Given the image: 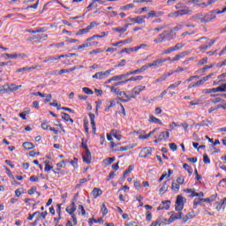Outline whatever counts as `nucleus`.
<instances>
[{
    "instance_id": "f257e3e1",
    "label": "nucleus",
    "mask_w": 226,
    "mask_h": 226,
    "mask_svg": "<svg viewBox=\"0 0 226 226\" xmlns=\"http://www.w3.org/2000/svg\"><path fill=\"white\" fill-rule=\"evenodd\" d=\"M176 38V34L172 30H165L162 33L159 34L157 38L154 40V43H163V41H171Z\"/></svg>"
},
{
    "instance_id": "f03ea898",
    "label": "nucleus",
    "mask_w": 226,
    "mask_h": 226,
    "mask_svg": "<svg viewBox=\"0 0 226 226\" xmlns=\"http://www.w3.org/2000/svg\"><path fill=\"white\" fill-rule=\"evenodd\" d=\"M196 19L201 22V24H207L213 22L216 19V11H209L206 14H199L196 16Z\"/></svg>"
},
{
    "instance_id": "7ed1b4c3",
    "label": "nucleus",
    "mask_w": 226,
    "mask_h": 226,
    "mask_svg": "<svg viewBox=\"0 0 226 226\" xmlns=\"http://www.w3.org/2000/svg\"><path fill=\"white\" fill-rule=\"evenodd\" d=\"M112 72H114V69H109L105 72H99L94 74L92 78L96 79L97 80H103V79H107L108 77H109Z\"/></svg>"
},
{
    "instance_id": "20e7f679",
    "label": "nucleus",
    "mask_w": 226,
    "mask_h": 226,
    "mask_svg": "<svg viewBox=\"0 0 226 226\" xmlns=\"http://www.w3.org/2000/svg\"><path fill=\"white\" fill-rule=\"evenodd\" d=\"M190 11H192L190 10V7H185L184 9H180L178 11H176L174 12H171L168 15V17L171 18V17H183V15H189Z\"/></svg>"
},
{
    "instance_id": "39448f33",
    "label": "nucleus",
    "mask_w": 226,
    "mask_h": 226,
    "mask_svg": "<svg viewBox=\"0 0 226 226\" xmlns=\"http://www.w3.org/2000/svg\"><path fill=\"white\" fill-rule=\"evenodd\" d=\"M163 63H165L163 57L157 58L154 60L152 63L146 64L147 70H149V68H162V66H163Z\"/></svg>"
},
{
    "instance_id": "423d86ee",
    "label": "nucleus",
    "mask_w": 226,
    "mask_h": 226,
    "mask_svg": "<svg viewBox=\"0 0 226 226\" xmlns=\"http://www.w3.org/2000/svg\"><path fill=\"white\" fill-rule=\"evenodd\" d=\"M183 47H185V43H183V42L177 43L175 46L170 47V48L167 49L166 50H164L162 52V55L171 54V52H176V50H181V49H183Z\"/></svg>"
},
{
    "instance_id": "0eeeda50",
    "label": "nucleus",
    "mask_w": 226,
    "mask_h": 226,
    "mask_svg": "<svg viewBox=\"0 0 226 226\" xmlns=\"http://www.w3.org/2000/svg\"><path fill=\"white\" fill-rule=\"evenodd\" d=\"M146 90V87L145 86H138L135 87L132 92H131V98H137V96H139V94H140V93H142V91Z\"/></svg>"
},
{
    "instance_id": "6e6552de",
    "label": "nucleus",
    "mask_w": 226,
    "mask_h": 226,
    "mask_svg": "<svg viewBox=\"0 0 226 226\" xmlns=\"http://www.w3.org/2000/svg\"><path fill=\"white\" fill-rule=\"evenodd\" d=\"M184 207H185V203L183 202V196L178 195L177 197L175 209L176 211H183Z\"/></svg>"
},
{
    "instance_id": "1a4fd4ad",
    "label": "nucleus",
    "mask_w": 226,
    "mask_h": 226,
    "mask_svg": "<svg viewBox=\"0 0 226 226\" xmlns=\"http://www.w3.org/2000/svg\"><path fill=\"white\" fill-rule=\"evenodd\" d=\"M152 154H153V148L150 147H144L140 151L139 156L140 158H147V156H151Z\"/></svg>"
},
{
    "instance_id": "9d476101",
    "label": "nucleus",
    "mask_w": 226,
    "mask_h": 226,
    "mask_svg": "<svg viewBox=\"0 0 226 226\" xmlns=\"http://www.w3.org/2000/svg\"><path fill=\"white\" fill-rule=\"evenodd\" d=\"M121 98L119 99L120 102H123V103H126L130 102L131 100H133V97H132V94L128 95L126 92L120 93Z\"/></svg>"
},
{
    "instance_id": "9b49d317",
    "label": "nucleus",
    "mask_w": 226,
    "mask_h": 226,
    "mask_svg": "<svg viewBox=\"0 0 226 226\" xmlns=\"http://www.w3.org/2000/svg\"><path fill=\"white\" fill-rule=\"evenodd\" d=\"M170 208V200L162 201L157 207V211L169 210Z\"/></svg>"
},
{
    "instance_id": "f8f14e48",
    "label": "nucleus",
    "mask_w": 226,
    "mask_h": 226,
    "mask_svg": "<svg viewBox=\"0 0 226 226\" xmlns=\"http://www.w3.org/2000/svg\"><path fill=\"white\" fill-rule=\"evenodd\" d=\"M147 70V65H142L139 69H137L135 71L128 72L127 74L130 75H138L139 73H144Z\"/></svg>"
},
{
    "instance_id": "ddd939ff",
    "label": "nucleus",
    "mask_w": 226,
    "mask_h": 226,
    "mask_svg": "<svg viewBox=\"0 0 226 226\" xmlns=\"http://www.w3.org/2000/svg\"><path fill=\"white\" fill-rule=\"evenodd\" d=\"M20 87H22V85L17 86L15 84H11L8 86L7 88L3 89V91H5L6 93H8V91H11V93H13V91H19Z\"/></svg>"
},
{
    "instance_id": "4468645a",
    "label": "nucleus",
    "mask_w": 226,
    "mask_h": 226,
    "mask_svg": "<svg viewBox=\"0 0 226 226\" xmlns=\"http://www.w3.org/2000/svg\"><path fill=\"white\" fill-rule=\"evenodd\" d=\"M129 74L128 72L124 73V74H120V75H116L112 77V80H114V82H121L123 80H124V79L128 78Z\"/></svg>"
},
{
    "instance_id": "2eb2a0df",
    "label": "nucleus",
    "mask_w": 226,
    "mask_h": 226,
    "mask_svg": "<svg viewBox=\"0 0 226 226\" xmlns=\"http://www.w3.org/2000/svg\"><path fill=\"white\" fill-rule=\"evenodd\" d=\"M66 213L69 215H75V211H77V207L75 206V202L72 201L71 206L65 208Z\"/></svg>"
},
{
    "instance_id": "dca6fc26",
    "label": "nucleus",
    "mask_w": 226,
    "mask_h": 226,
    "mask_svg": "<svg viewBox=\"0 0 226 226\" xmlns=\"http://www.w3.org/2000/svg\"><path fill=\"white\" fill-rule=\"evenodd\" d=\"M215 43H216V39H211L209 41V45H201L199 47V50H207V49H211Z\"/></svg>"
},
{
    "instance_id": "f3484780",
    "label": "nucleus",
    "mask_w": 226,
    "mask_h": 226,
    "mask_svg": "<svg viewBox=\"0 0 226 226\" xmlns=\"http://www.w3.org/2000/svg\"><path fill=\"white\" fill-rule=\"evenodd\" d=\"M88 116L90 117V123L92 126V132L93 133H96V123L94 122V114L93 113H88Z\"/></svg>"
},
{
    "instance_id": "a211bd4d",
    "label": "nucleus",
    "mask_w": 226,
    "mask_h": 226,
    "mask_svg": "<svg viewBox=\"0 0 226 226\" xmlns=\"http://www.w3.org/2000/svg\"><path fill=\"white\" fill-rule=\"evenodd\" d=\"M102 34H94L92 37L87 39V41H93V40H96V38H105V36H109V32H102Z\"/></svg>"
},
{
    "instance_id": "6ab92c4d",
    "label": "nucleus",
    "mask_w": 226,
    "mask_h": 226,
    "mask_svg": "<svg viewBox=\"0 0 226 226\" xmlns=\"http://www.w3.org/2000/svg\"><path fill=\"white\" fill-rule=\"evenodd\" d=\"M82 158L85 163H87V164L91 163V160H92L91 151L89 150L86 151L85 154L82 155Z\"/></svg>"
},
{
    "instance_id": "aec40b11",
    "label": "nucleus",
    "mask_w": 226,
    "mask_h": 226,
    "mask_svg": "<svg viewBox=\"0 0 226 226\" xmlns=\"http://www.w3.org/2000/svg\"><path fill=\"white\" fill-rule=\"evenodd\" d=\"M103 195V191H102V189L100 188H94L92 191V196L94 197V199H98V197Z\"/></svg>"
},
{
    "instance_id": "412c9836",
    "label": "nucleus",
    "mask_w": 226,
    "mask_h": 226,
    "mask_svg": "<svg viewBox=\"0 0 226 226\" xmlns=\"http://www.w3.org/2000/svg\"><path fill=\"white\" fill-rule=\"evenodd\" d=\"M159 140H169V138L170 137V132H162L158 136Z\"/></svg>"
},
{
    "instance_id": "4be33fe9",
    "label": "nucleus",
    "mask_w": 226,
    "mask_h": 226,
    "mask_svg": "<svg viewBox=\"0 0 226 226\" xmlns=\"http://www.w3.org/2000/svg\"><path fill=\"white\" fill-rule=\"evenodd\" d=\"M169 190V183L167 181H164L159 190L160 195H163V193H167Z\"/></svg>"
},
{
    "instance_id": "5701e85b",
    "label": "nucleus",
    "mask_w": 226,
    "mask_h": 226,
    "mask_svg": "<svg viewBox=\"0 0 226 226\" xmlns=\"http://www.w3.org/2000/svg\"><path fill=\"white\" fill-rule=\"evenodd\" d=\"M148 121L150 123H154L155 124H160V126H163V122L160 120V118H157L156 117L150 115Z\"/></svg>"
},
{
    "instance_id": "b1692460",
    "label": "nucleus",
    "mask_w": 226,
    "mask_h": 226,
    "mask_svg": "<svg viewBox=\"0 0 226 226\" xmlns=\"http://www.w3.org/2000/svg\"><path fill=\"white\" fill-rule=\"evenodd\" d=\"M134 147H137V144H129L124 147H120L118 151L123 153L124 151H130V149H133Z\"/></svg>"
},
{
    "instance_id": "393cba45",
    "label": "nucleus",
    "mask_w": 226,
    "mask_h": 226,
    "mask_svg": "<svg viewBox=\"0 0 226 226\" xmlns=\"http://www.w3.org/2000/svg\"><path fill=\"white\" fill-rule=\"evenodd\" d=\"M183 218V212L179 211V213L170 215V222H174L176 220H181Z\"/></svg>"
},
{
    "instance_id": "a878e982",
    "label": "nucleus",
    "mask_w": 226,
    "mask_h": 226,
    "mask_svg": "<svg viewBox=\"0 0 226 226\" xmlns=\"http://www.w3.org/2000/svg\"><path fill=\"white\" fill-rule=\"evenodd\" d=\"M33 70H36V66H30V67H23V68H19L16 70L17 73H22V72H33Z\"/></svg>"
},
{
    "instance_id": "bb28decb",
    "label": "nucleus",
    "mask_w": 226,
    "mask_h": 226,
    "mask_svg": "<svg viewBox=\"0 0 226 226\" xmlns=\"http://www.w3.org/2000/svg\"><path fill=\"white\" fill-rule=\"evenodd\" d=\"M181 188V185L179 184H177L176 182V180H173L171 183V190L175 192V193H178L179 190Z\"/></svg>"
},
{
    "instance_id": "cd10ccee",
    "label": "nucleus",
    "mask_w": 226,
    "mask_h": 226,
    "mask_svg": "<svg viewBox=\"0 0 226 226\" xmlns=\"http://www.w3.org/2000/svg\"><path fill=\"white\" fill-rule=\"evenodd\" d=\"M212 93H226V85L223 86H220L218 87L215 88H211Z\"/></svg>"
},
{
    "instance_id": "c85d7f7f",
    "label": "nucleus",
    "mask_w": 226,
    "mask_h": 226,
    "mask_svg": "<svg viewBox=\"0 0 226 226\" xmlns=\"http://www.w3.org/2000/svg\"><path fill=\"white\" fill-rule=\"evenodd\" d=\"M203 201V198H196L193 200V209H197V206H204V204H202Z\"/></svg>"
},
{
    "instance_id": "c756f323",
    "label": "nucleus",
    "mask_w": 226,
    "mask_h": 226,
    "mask_svg": "<svg viewBox=\"0 0 226 226\" xmlns=\"http://www.w3.org/2000/svg\"><path fill=\"white\" fill-rule=\"evenodd\" d=\"M195 212H189L184 218V223H186L187 220H192V218H195Z\"/></svg>"
},
{
    "instance_id": "7c9ffc66",
    "label": "nucleus",
    "mask_w": 226,
    "mask_h": 226,
    "mask_svg": "<svg viewBox=\"0 0 226 226\" xmlns=\"http://www.w3.org/2000/svg\"><path fill=\"white\" fill-rule=\"evenodd\" d=\"M133 8H135V4H126V5L121 6V7H120V10H121L122 11H128V10H132V9H133Z\"/></svg>"
},
{
    "instance_id": "2f4dec72",
    "label": "nucleus",
    "mask_w": 226,
    "mask_h": 226,
    "mask_svg": "<svg viewBox=\"0 0 226 226\" xmlns=\"http://www.w3.org/2000/svg\"><path fill=\"white\" fill-rule=\"evenodd\" d=\"M142 79H144V76L131 77L125 79V84H127V82H137V80H142Z\"/></svg>"
},
{
    "instance_id": "473e14b6",
    "label": "nucleus",
    "mask_w": 226,
    "mask_h": 226,
    "mask_svg": "<svg viewBox=\"0 0 226 226\" xmlns=\"http://www.w3.org/2000/svg\"><path fill=\"white\" fill-rule=\"evenodd\" d=\"M77 69V66H73L72 68L69 69H61L58 72L59 75H63V73H70L71 72H75V70Z\"/></svg>"
},
{
    "instance_id": "72a5a7b5",
    "label": "nucleus",
    "mask_w": 226,
    "mask_h": 226,
    "mask_svg": "<svg viewBox=\"0 0 226 226\" xmlns=\"http://www.w3.org/2000/svg\"><path fill=\"white\" fill-rule=\"evenodd\" d=\"M185 56H186V52L177 54L176 56L171 58V63H174V61H179V59H183Z\"/></svg>"
},
{
    "instance_id": "f704fd0d",
    "label": "nucleus",
    "mask_w": 226,
    "mask_h": 226,
    "mask_svg": "<svg viewBox=\"0 0 226 226\" xmlns=\"http://www.w3.org/2000/svg\"><path fill=\"white\" fill-rule=\"evenodd\" d=\"M44 172H50V170H52V169H54V167L50 166V161L46 160L44 161Z\"/></svg>"
},
{
    "instance_id": "c9c22d12",
    "label": "nucleus",
    "mask_w": 226,
    "mask_h": 226,
    "mask_svg": "<svg viewBox=\"0 0 226 226\" xmlns=\"http://www.w3.org/2000/svg\"><path fill=\"white\" fill-rule=\"evenodd\" d=\"M62 119H64V121H66V123H68V121H70V123H73V118H72L68 113L63 112L62 113Z\"/></svg>"
},
{
    "instance_id": "e433bc0d",
    "label": "nucleus",
    "mask_w": 226,
    "mask_h": 226,
    "mask_svg": "<svg viewBox=\"0 0 226 226\" xmlns=\"http://www.w3.org/2000/svg\"><path fill=\"white\" fill-rule=\"evenodd\" d=\"M93 222H94V223H103V218L89 219L88 225L93 226Z\"/></svg>"
},
{
    "instance_id": "4c0bfd02",
    "label": "nucleus",
    "mask_w": 226,
    "mask_h": 226,
    "mask_svg": "<svg viewBox=\"0 0 226 226\" xmlns=\"http://www.w3.org/2000/svg\"><path fill=\"white\" fill-rule=\"evenodd\" d=\"M23 147L24 149H26L27 151H29L31 149H34V144L31 142H25L23 143Z\"/></svg>"
},
{
    "instance_id": "58836bf2",
    "label": "nucleus",
    "mask_w": 226,
    "mask_h": 226,
    "mask_svg": "<svg viewBox=\"0 0 226 226\" xmlns=\"http://www.w3.org/2000/svg\"><path fill=\"white\" fill-rule=\"evenodd\" d=\"M116 162V157H109L103 160L104 165H110Z\"/></svg>"
},
{
    "instance_id": "ea45409f",
    "label": "nucleus",
    "mask_w": 226,
    "mask_h": 226,
    "mask_svg": "<svg viewBox=\"0 0 226 226\" xmlns=\"http://www.w3.org/2000/svg\"><path fill=\"white\" fill-rule=\"evenodd\" d=\"M109 103L106 105L105 112H109L112 107H116V101H109Z\"/></svg>"
},
{
    "instance_id": "a19ab883",
    "label": "nucleus",
    "mask_w": 226,
    "mask_h": 226,
    "mask_svg": "<svg viewBox=\"0 0 226 226\" xmlns=\"http://www.w3.org/2000/svg\"><path fill=\"white\" fill-rule=\"evenodd\" d=\"M183 169H185V170L188 172L189 176H192V174H193V169H192V167H190V165H188L187 163L183 164Z\"/></svg>"
},
{
    "instance_id": "79ce46f5",
    "label": "nucleus",
    "mask_w": 226,
    "mask_h": 226,
    "mask_svg": "<svg viewBox=\"0 0 226 226\" xmlns=\"http://www.w3.org/2000/svg\"><path fill=\"white\" fill-rule=\"evenodd\" d=\"M89 33V28L87 26L86 28H82L79 29L77 33H76V36H80L82 34H86Z\"/></svg>"
},
{
    "instance_id": "37998d69",
    "label": "nucleus",
    "mask_w": 226,
    "mask_h": 226,
    "mask_svg": "<svg viewBox=\"0 0 226 226\" xmlns=\"http://www.w3.org/2000/svg\"><path fill=\"white\" fill-rule=\"evenodd\" d=\"M11 57L12 59H19V58L24 59L25 57H27V55L24 53L23 54L14 53L11 55Z\"/></svg>"
},
{
    "instance_id": "c03bdc74",
    "label": "nucleus",
    "mask_w": 226,
    "mask_h": 226,
    "mask_svg": "<svg viewBox=\"0 0 226 226\" xmlns=\"http://www.w3.org/2000/svg\"><path fill=\"white\" fill-rule=\"evenodd\" d=\"M147 16H138L136 17V24H146Z\"/></svg>"
},
{
    "instance_id": "a18cd8bd",
    "label": "nucleus",
    "mask_w": 226,
    "mask_h": 226,
    "mask_svg": "<svg viewBox=\"0 0 226 226\" xmlns=\"http://www.w3.org/2000/svg\"><path fill=\"white\" fill-rule=\"evenodd\" d=\"M130 52H136L135 51V47H133V48H124L120 51V54H124V53L130 54Z\"/></svg>"
},
{
    "instance_id": "49530a36",
    "label": "nucleus",
    "mask_w": 226,
    "mask_h": 226,
    "mask_svg": "<svg viewBox=\"0 0 226 226\" xmlns=\"http://www.w3.org/2000/svg\"><path fill=\"white\" fill-rule=\"evenodd\" d=\"M172 174H174V170H168V173L166 171H164L162 173V177H164V179H169V177H170V176H172Z\"/></svg>"
},
{
    "instance_id": "de8ad7c7",
    "label": "nucleus",
    "mask_w": 226,
    "mask_h": 226,
    "mask_svg": "<svg viewBox=\"0 0 226 226\" xmlns=\"http://www.w3.org/2000/svg\"><path fill=\"white\" fill-rule=\"evenodd\" d=\"M109 89H110L111 93H115V94H118L119 96H121V93H123L121 91V89H119L116 87H110Z\"/></svg>"
},
{
    "instance_id": "09e8293b",
    "label": "nucleus",
    "mask_w": 226,
    "mask_h": 226,
    "mask_svg": "<svg viewBox=\"0 0 226 226\" xmlns=\"http://www.w3.org/2000/svg\"><path fill=\"white\" fill-rule=\"evenodd\" d=\"M182 84H183L182 81H177V82L170 85L167 89H176V87H179Z\"/></svg>"
},
{
    "instance_id": "8fccbe9b",
    "label": "nucleus",
    "mask_w": 226,
    "mask_h": 226,
    "mask_svg": "<svg viewBox=\"0 0 226 226\" xmlns=\"http://www.w3.org/2000/svg\"><path fill=\"white\" fill-rule=\"evenodd\" d=\"M133 169H135V167L133 165H130L128 167V169H126L124 171V179L126 177L127 174H130L132 172V170H133Z\"/></svg>"
},
{
    "instance_id": "3c124183",
    "label": "nucleus",
    "mask_w": 226,
    "mask_h": 226,
    "mask_svg": "<svg viewBox=\"0 0 226 226\" xmlns=\"http://www.w3.org/2000/svg\"><path fill=\"white\" fill-rule=\"evenodd\" d=\"M111 135L117 139V140H121V135L117 134V131L116 129L111 130Z\"/></svg>"
},
{
    "instance_id": "603ef678",
    "label": "nucleus",
    "mask_w": 226,
    "mask_h": 226,
    "mask_svg": "<svg viewBox=\"0 0 226 226\" xmlns=\"http://www.w3.org/2000/svg\"><path fill=\"white\" fill-rule=\"evenodd\" d=\"M101 211L102 213V216H107L109 209L107 208V206H105V203L102 205Z\"/></svg>"
},
{
    "instance_id": "864d4df0",
    "label": "nucleus",
    "mask_w": 226,
    "mask_h": 226,
    "mask_svg": "<svg viewBox=\"0 0 226 226\" xmlns=\"http://www.w3.org/2000/svg\"><path fill=\"white\" fill-rule=\"evenodd\" d=\"M89 47H91V44L89 41H87V40H86V43L78 46V50H80L82 49H87Z\"/></svg>"
},
{
    "instance_id": "5fc2aeb1",
    "label": "nucleus",
    "mask_w": 226,
    "mask_h": 226,
    "mask_svg": "<svg viewBox=\"0 0 226 226\" xmlns=\"http://www.w3.org/2000/svg\"><path fill=\"white\" fill-rule=\"evenodd\" d=\"M84 183H87V179L80 178L79 184L76 185L75 188L78 190L79 188H80V186H82V185H84Z\"/></svg>"
},
{
    "instance_id": "6e6d98bb",
    "label": "nucleus",
    "mask_w": 226,
    "mask_h": 226,
    "mask_svg": "<svg viewBox=\"0 0 226 226\" xmlns=\"http://www.w3.org/2000/svg\"><path fill=\"white\" fill-rule=\"evenodd\" d=\"M112 31L114 33H126V28L118 26V27H116V28H112Z\"/></svg>"
},
{
    "instance_id": "4d7b16f0",
    "label": "nucleus",
    "mask_w": 226,
    "mask_h": 226,
    "mask_svg": "<svg viewBox=\"0 0 226 226\" xmlns=\"http://www.w3.org/2000/svg\"><path fill=\"white\" fill-rule=\"evenodd\" d=\"M213 75H215V72H212L203 78H201V83L204 84V82H207V80H209V79H211V77H213Z\"/></svg>"
},
{
    "instance_id": "13d9d810",
    "label": "nucleus",
    "mask_w": 226,
    "mask_h": 226,
    "mask_svg": "<svg viewBox=\"0 0 226 226\" xmlns=\"http://www.w3.org/2000/svg\"><path fill=\"white\" fill-rule=\"evenodd\" d=\"M165 80H167V79L163 76V74L160 77V78H158V79H156L154 81V84H160V83H162V82H165Z\"/></svg>"
},
{
    "instance_id": "bf43d9fd",
    "label": "nucleus",
    "mask_w": 226,
    "mask_h": 226,
    "mask_svg": "<svg viewBox=\"0 0 226 226\" xmlns=\"http://www.w3.org/2000/svg\"><path fill=\"white\" fill-rule=\"evenodd\" d=\"M203 162L206 165H209V163H211V159H209V156H207V154H203Z\"/></svg>"
},
{
    "instance_id": "052dcab7",
    "label": "nucleus",
    "mask_w": 226,
    "mask_h": 226,
    "mask_svg": "<svg viewBox=\"0 0 226 226\" xmlns=\"http://www.w3.org/2000/svg\"><path fill=\"white\" fill-rule=\"evenodd\" d=\"M150 226H162V218H157L150 224Z\"/></svg>"
},
{
    "instance_id": "680f3d73",
    "label": "nucleus",
    "mask_w": 226,
    "mask_h": 226,
    "mask_svg": "<svg viewBox=\"0 0 226 226\" xmlns=\"http://www.w3.org/2000/svg\"><path fill=\"white\" fill-rule=\"evenodd\" d=\"M82 91L83 93H85V94H88V95L94 94V92H93L89 87H83Z\"/></svg>"
},
{
    "instance_id": "e2e57ef3",
    "label": "nucleus",
    "mask_w": 226,
    "mask_h": 226,
    "mask_svg": "<svg viewBox=\"0 0 226 226\" xmlns=\"http://www.w3.org/2000/svg\"><path fill=\"white\" fill-rule=\"evenodd\" d=\"M163 29H167V25H161L154 28V31H155L156 33H160L161 31H163Z\"/></svg>"
},
{
    "instance_id": "0e129e2a",
    "label": "nucleus",
    "mask_w": 226,
    "mask_h": 226,
    "mask_svg": "<svg viewBox=\"0 0 226 226\" xmlns=\"http://www.w3.org/2000/svg\"><path fill=\"white\" fill-rule=\"evenodd\" d=\"M38 188L36 186H32L31 189L27 191L28 195H34L36 193Z\"/></svg>"
},
{
    "instance_id": "69168bd1",
    "label": "nucleus",
    "mask_w": 226,
    "mask_h": 226,
    "mask_svg": "<svg viewBox=\"0 0 226 226\" xmlns=\"http://www.w3.org/2000/svg\"><path fill=\"white\" fill-rule=\"evenodd\" d=\"M211 124H213V122L209 120H203L200 123V126H211Z\"/></svg>"
},
{
    "instance_id": "338daca9",
    "label": "nucleus",
    "mask_w": 226,
    "mask_h": 226,
    "mask_svg": "<svg viewBox=\"0 0 226 226\" xmlns=\"http://www.w3.org/2000/svg\"><path fill=\"white\" fill-rule=\"evenodd\" d=\"M154 17H158L154 11H150L147 16V19H153Z\"/></svg>"
},
{
    "instance_id": "774afa93",
    "label": "nucleus",
    "mask_w": 226,
    "mask_h": 226,
    "mask_svg": "<svg viewBox=\"0 0 226 226\" xmlns=\"http://www.w3.org/2000/svg\"><path fill=\"white\" fill-rule=\"evenodd\" d=\"M176 182L177 184L181 185H185V177L184 176H180L177 178Z\"/></svg>"
}]
</instances>
